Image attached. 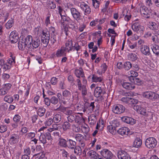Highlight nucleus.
I'll list each match as a JSON object with an SVG mask.
<instances>
[{
  "label": "nucleus",
  "instance_id": "f257e3e1",
  "mask_svg": "<svg viewBox=\"0 0 159 159\" xmlns=\"http://www.w3.org/2000/svg\"><path fill=\"white\" fill-rule=\"evenodd\" d=\"M41 42L44 45V47L48 45L50 40L49 33L47 29L43 30L40 34Z\"/></svg>",
  "mask_w": 159,
  "mask_h": 159
},
{
  "label": "nucleus",
  "instance_id": "f03ea898",
  "mask_svg": "<svg viewBox=\"0 0 159 159\" xmlns=\"http://www.w3.org/2000/svg\"><path fill=\"white\" fill-rule=\"evenodd\" d=\"M142 96L144 98L150 100H155L159 98V95L151 91L143 92Z\"/></svg>",
  "mask_w": 159,
  "mask_h": 159
},
{
  "label": "nucleus",
  "instance_id": "7ed1b4c3",
  "mask_svg": "<svg viewBox=\"0 0 159 159\" xmlns=\"http://www.w3.org/2000/svg\"><path fill=\"white\" fill-rule=\"evenodd\" d=\"M157 141L153 137H149L147 138L145 141L146 146L149 148H153L156 146Z\"/></svg>",
  "mask_w": 159,
  "mask_h": 159
},
{
  "label": "nucleus",
  "instance_id": "20e7f679",
  "mask_svg": "<svg viewBox=\"0 0 159 159\" xmlns=\"http://www.w3.org/2000/svg\"><path fill=\"white\" fill-rule=\"evenodd\" d=\"M140 102L143 103H142L141 105L140 104H136L134 106L133 109L140 114L146 116L147 115L146 109L143 107V105L144 104V102Z\"/></svg>",
  "mask_w": 159,
  "mask_h": 159
},
{
  "label": "nucleus",
  "instance_id": "39448f33",
  "mask_svg": "<svg viewBox=\"0 0 159 159\" xmlns=\"http://www.w3.org/2000/svg\"><path fill=\"white\" fill-rule=\"evenodd\" d=\"M84 12L85 15L89 14L91 12V9L89 6L84 2H79L78 5Z\"/></svg>",
  "mask_w": 159,
  "mask_h": 159
},
{
  "label": "nucleus",
  "instance_id": "423d86ee",
  "mask_svg": "<svg viewBox=\"0 0 159 159\" xmlns=\"http://www.w3.org/2000/svg\"><path fill=\"white\" fill-rule=\"evenodd\" d=\"M120 100L124 103L132 104H140L143 103L139 101L138 100L133 99L131 98L128 97H123Z\"/></svg>",
  "mask_w": 159,
  "mask_h": 159
},
{
  "label": "nucleus",
  "instance_id": "0eeeda50",
  "mask_svg": "<svg viewBox=\"0 0 159 159\" xmlns=\"http://www.w3.org/2000/svg\"><path fill=\"white\" fill-rule=\"evenodd\" d=\"M125 110V107L120 104L115 105L112 108V111L115 113L120 114L124 112Z\"/></svg>",
  "mask_w": 159,
  "mask_h": 159
},
{
  "label": "nucleus",
  "instance_id": "6e6552de",
  "mask_svg": "<svg viewBox=\"0 0 159 159\" xmlns=\"http://www.w3.org/2000/svg\"><path fill=\"white\" fill-rule=\"evenodd\" d=\"M48 140H50L52 139V137L50 133L46 132L44 134H42L41 133L40 136L39 137V140L43 144L46 143V139Z\"/></svg>",
  "mask_w": 159,
  "mask_h": 159
},
{
  "label": "nucleus",
  "instance_id": "1a4fd4ad",
  "mask_svg": "<svg viewBox=\"0 0 159 159\" xmlns=\"http://www.w3.org/2000/svg\"><path fill=\"white\" fill-rule=\"evenodd\" d=\"M71 14L74 19L77 20L80 19L81 15L79 11L75 7L70 8Z\"/></svg>",
  "mask_w": 159,
  "mask_h": 159
},
{
  "label": "nucleus",
  "instance_id": "9d476101",
  "mask_svg": "<svg viewBox=\"0 0 159 159\" xmlns=\"http://www.w3.org/2000/svg\"><path fill=\"white\" fill-rule=\"evenodd\" d=\"M11 86L12 85L10 83H7L3 84V87L0 89V95H4L7 94Z\"/></svg>",
  "mask_w": 159,
  "mask_h": 159
},
{
  "label": "nucleus",
  "instance_id": "9b49d317",
  "mask_svg": "<svg viewBox=\"0 0 159 159\" xmlns=\"http://www.w3.org/2000/svg\"><path fill=\"white\" fill-rule=\"evenodd\" d=\"M25 43L27 48H29L30 51L32 50V44L33 42V38L31 35H28L26 38L22 37L21 38Z\"/></svg>",
  "mask_w": 159,
  "mask_h": 159
},
{
  "label": "nucleus",
  "instance_id": "f8f14e48",
  "mask_svg": "<svg viewBox=\"0 0 159 159\" xmlns=\"http://www.w3.org/2000/svg\"><path fill=\"white\" fill-rule=\"evenodd\" d=\"M117 157L119 159H130L129 155L125 151L120 150L117 152Z\"/></svg>",
  "mask_w": 159,
  "mask_h": 159
},
{
  "label": "nucleus",
  "instance_id": "ddd939ff",
  "mask_svg": "<svg viewBox=\"0 0 159 159\" xmlns=\"http://www.w3.org/2000/svg\"><path fill=\"white\" fill-rule=\"evenodd\" d=\"M101 154L104 158L107 159H111L113 156V154L109 150L104 149L101 151Z\"/></svg>",
  "mask_w": 159,
  "mask_h": 159
},
{
  "label": "nucleus",
  "instance_id": "4468645a",
  "mask_svg": "<svg viewBox=\"0 0 159 159\" xmlns=\"http://www.w3.org/2000/svg\"><path fill=\"white\" fill-rule=\"evenodd\" d=\"M10 40L12 43H16L19 39L18 33L16 31H12L9 36Z\"/></svg>",
  "mask_w": 159,
  "mask_h": 159
},
{
  "label": "nucleus",
  "instance_id": "2eb2a0df",
  "mask_svg": "<svg viewBox=\"0 0 159 159\" xmlns=\"http://www.w3.org/2000/svg\"><path fill=\"white\" fill-rule=\"evenodd\" d=\"M140 11L141 15L144 17L148 18L149 17L150 12L145 7H141Z\"/></svg>",
  "mask_w": 159,
  "mask_h": 159
},
{
  "label": "nucleus",
  "instance_id": "dca6fc26",
  "mask_svg": "<svg viewBox=\"0 0 159 159\" xmlns=\"http://www.w3.org/2000/svg\"><path fill=\"white\" fill-rule=\"evenodd\" d=\"M132 28L134 31L138 33H142L144 29L143 26L136 23H134L132 25Z\"/></svg>",
  "mask_w": 159,
  "mask_h": 159
},
{
  "label": "nucleus",
  "instance_id": "f3484780",
  "mask_svg": "<svg viewBox=\"0 0 159 159\" xmlns=\"http://www.w3.org/2000/svg\"><path fill=\"white\" fill-rule=\"evenodd\" d=\"M122 120L124 122L130 125H133L136 123V120L132 117L128 116H123L121 118Z\"/></svg>",
  "mask_w": 159,
  "mask_h": 159
},
{
  "label": "nucleus",
  "instance_id": "a211bd4d",
  "mask_svg": "<svg viewBox=\"0 0 159 159\" xmlns=\"http://www.w3.org/2000/svg\"><path fill=\"white\" fill-rule=\"evenodd\" d=\"M25 43L24 42L23 39H20L18 43V47L19 49L23 51L25 49L28 51H30V50L27 48Z\"/></svg>",
  "mask_w": 159,
  "mask_h": 159
},
{
  "label": "nucleus",
  "instance_id": "6ab92c4d",
  "mask_svg": "<svg viewBox=\"0 0 159 159\" xmlns=\"http://www.w3.org/2000/svg\"><path fill=\"white\" fill-rule=\"evenodd\" d=\"M19 136L17 134H12L9 139V142L11 144H16L19 141Z\"/></svg>",
  "mask_w": 159,
  "mask_h": 159
},
{
  "label": "nucleus",
  "instance_id": "aec40b11",
  "mask_svg": "<svg viewBox=\"0 0 159 159\" xmlns=\"http://www.w3.org/2000/svg\"><path fill=\"white\" fill-rule=\"evenodd\" d=\"M66 52L63 47H61L57 50L55 55L57 57L64 56L66 55Z\"/></svg>",
  "mask_w": 159,
  "mask_h": 159
},
{
  "label": "nucleus",
  "instance_id": "412c9836",
  "mask_svg": "<svg viewBox=\"0 0 159 159\" xmlns=\"http://www.w3.org/2000/svg\"><path fill=\"white\" fill-rule=\"evenodd\" d=\"M130 131L129 129L127 127H124L120 128L118 130V133L121 135H127Z\"/></svg>",
  "mask_w": 159,
  "mask_h": 159
},
{
  "label": "nucleus",
  "instance_id": "4be33fe9",
  "mask_svg": "<svg viewBox=\"0 0 159 159\" xmlns=\"http://www.w3.org/2000/svg\"><path fill=\"white\" fill-rule=\"evenodd\" d=\"M62 47H63L64 49L66 51L68 52L71 51L73 48V44L71 40L68 39L66 43L65 46Z\"/></svg>",
  "mask_w": 159,
  "mask_h": 159
},
{
  "label": "nucleus",
  "instance_id": "5701e85b",
  "mask_svg": "<svg viewBox=\"0 0 159 159\" xmlns=\"http://www.w3.org/2000/svg\"><path fill=\"white\" fill-rule=\"evenodd\" d=\"M104 93L101 87H97L94 91V96L96 98H98L101 96L102 95L104 94Z\"/></svg>",
  "mask_w": 159,
  "mask_h": 159
},
{
  "label": "nucleus",
  "instance_id": "b1692460",
  "mask_svg": "<svg viewBox=\"0 0 159 159\" xmlns=\"http://www.w3.org/2000/svg\"><path fill=\"white\" fill-rule=\"evenodd\" d=\"M138 75V73L133 70H130L128 72V77L129 80L131 82L134 81L135 77Z\"/></svg>",
  "mask_w": 159,
  "mask_h": 159
},
{
  "label": "nucleus",
  "instance_id": "393cba45",
  "mask_svg": "<svg viewBox=\"0 0 159 159\" xmlns=\"http://www.w3.org/2000/svg\"><path fill=\"white\" fill-rule=\"evenodd\" d=\"M141 53L146 56L149 55L150 52L149 48L147 45H144L142 46L140 48Z\"/></svg>",
  "mask_w": 159,
  "mask_h": 159
},
{
  "label": "nucleus",
  "instance_id": "a878e982",
  "mask_svg": "<svg viewBox=\"0 0 159 159\" xmlns=\"http://www.w3.org/2000/svg\"><path fill=\"white\" fill-rule=\"evenodd\" d=\"M92 81L94 83H100L103 80V78L102 77L98 76L95 74H93L91 77Z\"/></svg>",
  "mask_w": 159,
  "mask_h": 159
},
{
  "label": "nucleus",
  "instance_id": "bb28decb",
  "mask_svg": "<svg viewBox=\"0 0 159 159\" xmlns=\"http://www.w3.org/2000/svg\"><path fill=\"white\" fill-rule=\"evenodd\" d=\"M142 140L140 138H137L133 143V146L136 148H140L142 144Z\"/></svg>",
  "mask_w": 159,
  "mask_h": 159
},
{
  "label": "nucleus",
  "instance_id": "cd10ccee",
  "mask_svg": "<svg viewBox=\"0 0 159 159\" xmlns=\"http://www.w3.org/2000/svg\"><path fill=\"white\" fill-rule=\"evenodd\" d=\"M122 86L124 88L129 90H132L135 88L134 85L133 84L129 82L123 83Z\"/></svg>",
  "mask_w": 159,
  "mask_h": 159
},
{
  "label": "nucleus",
  "instance_id": "c85d7f7f",
  "mask_svg": "<svg viewBox=\"0 0 159 159\" xmlns=\"http://www.w3.org/2000/svg\"><path fill=\"white\" fill-rule=\"evenodd\" d=\"M100 67V70H98L97 71V73L99 75H101L105 73L107 69V66L106 63H103L102 64Z\"/></svg>",
  "mask_w": 159,
  "mask_h": 159
},
{
  "label": "nucleus",
  "instance_id": "c756f323",
  "mask_svg": "<svg viewBox=\"0 0 159 159\" xmlns=\"http://www.w3.org/2000/svg\"><path fill=\"white\" fill-rule=\"evenodd\" d=\"M75 74L78 78H80L81 77H83L84 76L83 70L81 68H80L79 69H76Z\"/></svg>",
  "mask_w": 159,
  "mask_h": 159
},
{
  "label": "nucleus",
  "instance_id": "7c9ffc66",
  "mask_svg": "<svg viewBox=\"0 0 159 159\" xmlns=\"http://www.w3.org/2000/svg\"><path fill=\"white\" fill-rule=\"evenodd\" d=\"M94 103V102H91L90 105L88 107V110H85L84 108L83 109V111L84 112L85 111L88 114L92 112L95 107Z\"/></svg>",
  "mask_w": 159,
  "mask_h": 159
},
{
  "label": "nucleus",
  "instance_id": "2f4dec72",
  "mask_svg": "<svg viewBox=\"0 0 159 159\" xmlns=\"http://www.w3.org/2000/svg\"><path fill=\"white\" fill-rule=\"evenodd\" d=\"M153 52L156 56H159V46L156 44L153 45L151 47Z\"/></svg>",
  "mask_w": 159,
  "mask_h": 159
},
{
  "label": "nucleus",
  "instance_id": "473e14b6",
  "mask_svg": "<svg viewBox=\"0 0 159 159\" xmlns=\"http://www.w3.org/2000/svg\"><path fill=\"white\" fill-rule=\"evenodd\" d=\"M78 89L81 91V93L83 97H84L87 95V89L86 85H83L82 86L78 88Z\"/></svg>",
  "mask_w": 159,
  "mask_h": 159
},
{
  "label": "nucleus",
  "instance_id": "72a5a7b5",
  "mask_svg": "<svg viewBox=\"0 0 159 159\" xmlns=\"http://www.w3.org/2000/svg\"><path fill=\"white\" fill-rule=\"evenodd\" d=\"M89 123V124L93 126L96 123V119L95 116L93 115L90 116L88 118Z\"/></svg>",
  "mask_w": 159,
  "mask_h": 159
},
{
  "label": "nucleus",
  "instance_id": "f704fd0d",
  "mask_svg": "<svg viewBox=\"0 0 159 159\" xmlns=\"http://www.w3.org/2000/svg\"><path fill=\"white\" fill-rule=\"evenodd\" d=\"M88 155L93 159H96L98 157V154L93 150H91L88 153Z\"/></svg>",
  "mask_w": 159,
  "mask_h": 159
},
{
  "label": "nucleus",
  "instance_id": "c9c22d12",
  "mask_svg": "<svg viewBox=\"0 0 159 159\" xmlns=\"http://www.w3.org/2000/svg\"><path fill=\"white\" fill-rule=\"evenodd\" d=\"M67 146L71 149H74L76 145V143L71 139H69L68 142Z\"/></svg>",
  "mask_w": 159,
  "mask_h": 159
},
{
  "label": "nucleus",
  "instance_id": "e433bc0d",
  "mask_svg": "<svg viewBox=\"0 0 159 159\" xmlns=\"http://www.w3.org/2000/svg\"><path fill=\"white\" fill-rule=\"evenodd\" d=\"M71 93L68 90H65L63 91L62 96L63 98L69 99L70 98Z\"/></svg>",
  "mask_w": 159,
  "mask_h": 159
},
{
  "label": "nucleus",
  "instance_id": "4c0bfd02",
  "mask_svg": "<svg viewBox=\"0 0 159 159\" xmlns=\"http://www.w3.org/2000/svg\"><path fill=\"white\" fill-rule=\"evenodd\" d=\"M61 116L60 114H56L54 115L52 120L55 123H58L61 121Z\"/></svg>",
  "mask_w": 159,
  "mask_h": 159
},
{
  "label": "nucleus",
  "instance_id": "58836bf2",
  "mask_svg": "<svg viewBox=\"0 0 159 159\" xmlns=\"http://www.w3.org/2000/svg\"><path fill=\"white\" fill-rule=\"evenodd\" d=\"M71 125L68 122L66 121L62 125V128L64 131H66L70 129Z\"/></svg>",
  "mask_w": 159,
  "mask_h": 159
},
{
  "label": "nucleus",
  "instance_id": "ea45409f",
  "mask_svg": "<svg viewBox=\"0 0 159 159\" xmlns=\"http://www.w3.org/2000/svg\"><path fill=\"white\" fill-rule=\"evenodd\" d=\"M45 111V109L43 107H40L38 109L37 114L40 116H43L44 115Z\"/></svg>",
  "mask_w": 159,
  "mask_h": 159
},
{
  "label": "nucleus",
  "instance_id": "a19ab883",
  "mask_svg": "<svg viewBox=\"0 0 159 159\" xmlns=\"http://www.w3.org/2000/svg\"><path fill=\"white\" fill-rule=\"evenodd\" d=\"M40 44V40L39 39H36L34 40V42L32 44V50L33 48H36L39 46Z\"/></svg>",
  "mask_w": 159,
  "mask_h": 159
},
{
  "label": "nucleus",
  "instance_id": "79ce46f5",
  "mask_svg": "<svg viewBox=\"0 0 159 159\" xmlns=\"http://www.w3.org/2000/svg\"><path fill=\"white\" fill-rule=\"evenodd\" d=\"M11 58H9L7 60V62L12 67V66L15 63V57L11 55Z\"/></svg>",
  "mask_w": 159,
  "mask_h": 159
},
{
  "label": "nucleus",
  "instance_id": "37998d69",
  "mask_svg": "<svg viewBox=\"0 0 159 159\" xmlns=\"http://www.w3.org/2000/svg\"><path fill=\"white\" fill-rule=\"evenodd\" d=\"M4 100L9 103H11L13 102V99L12 96L9 95H7L5 96Z\"/></svg>",
  "mask_w": 159,
  "mask_h": 159
},
{
  "label": "nucleus",
  "instance_id": "c03bdc74",
  "mask_svg": "<svg viewBox=\"0 0 159 159\" xmlns=\"http://www.w3.org/2000/svg\"><path fill=\"white\" fill-rule=\"evenodd\" d=\"M14 21L12 19L9 20L5 24V26L7 29H10L13 25Z\"/></svg>",
  "mask_w": 159,
  "mask_h": 159
},
{
  "label": "nucleus",
  "instance_id": "a18cd8bd",
  "mask_svg": "<svg viewBox=\"0 0 159 159\" xmlns=\"http://www.w3.org/2000/svg\"><path fill=\"white\" fill-rule=\"evenodd\" d=\"M69 28L75 30L76 28V24L74 21L70 20L68 24Z\"/></svg>",
  "mask_w": 159,
  "mask_h": 159
},
{
  "label": "nucleus",
  "instance_id": "49530a36",
  "mask_svg": "<svg viewBox=\"0 0 159 159\" xmlns=\"http://www.w3.org/2000/svg\"><path fill=\"white\" fill-rule=\"evenodd\" d=\"M107 130L112 134H113L116 133V129L111 124L107 126Z\"/></svg>",
  "mask_w": 159,
  "mask_h": 159
},
{
  "label": "nucleus",
  "instance_id": "de8ad7c7",
  "mask_svg": "<svg viewBox=\"0 0 159 159\" xmlns=\"http://www.w3.org/2000/svg\"><path fill=\"white\" fill-rule=\"evenodd\" d=\"M148 27L151 29L153 30L157 29L158 26L156 23L153 22H150L148 24Z\"/></svg>",
  "mask_w": 159,
  "mask_h": 159
},
{
  "label": "nucleus",
  "instance_id": "09e8293b",
  "mask_svg": "<svg viewBox=\"0 0 159 159\" xmlns=\"http://www.w3.org/2000/svg\"><path fill=\"white\" fill-rule=\"evenodd\" d=\"M59 144L60 146L63 147H66L67 146L66 141L63 139H59Z\"/></svg>",
  "mask_w": 159,
  "mask_h": 159
},
{
  "label": "nucleus",
  "instance_id": "8fccbe9b",
  "mask_svg": "<svg viewBox=\"0 0 159 159\" xmlns=\"http://www.w3.org/2000/svg\"><path fill=\"white\" fill-rule=\"evenodd\" d=\"M110 124L114 127L116 129L117 127H118L120 125V123L119 121L117 120H112Z\"/></svg>",
  "mask_w": 159,
  "mask_h": 159
},
{
  "label": "nucleus",
  "instance_id": "3c124183",
  "mask_svg": "<svg viewBox=\"0 0 159 159\" xmlns=\"http://www.w3.org/2000/svg\"><path fill=\"white\" fill-rule=\"evenodd\" d=\"M132 67V64L129 61L125 62L124 64V68L125 70H129Z\"/></svg>",
  "mask_w": 159,
  "mask_h": 159
},
{
  "label": "nucleus",
  "instance_id": "603ef678",
  "mask_svg": "<svg viewBox=\"0 0 159 159\" xmlns=\"http://www.w3.org/2000/svg\"><path fill=\"white\" fill-rule=\"evenodd\" d=\"M75 138L77 141H79V142L82 141L84 139V136L80 134H78L75 135Z\"/></svg>",
  "mask_w": 159,
  "mask_h": 159
},
{
  "label": "nucleus",
  "instance_id": "864d4df0",
  "mask_svg": "<svg viewBox=\"0 0 159 159\" xmlns=\"http://www.w3.org/2000/svg\"><path fill=\"white\" fill-rule=\"evenodd\" d=\"M128 46L131 49L137 50V43L136 42H134L132 43L131 42L128 43Z\"/></svg>",
  "mask_w": 159,
  "mask_h": 159
},
{
  "label": "nucleus",
  "instance_id": "5fc2aeb1",
  "mask_svg": "<svg viewBox=\"0 0 159 159\" xmlns=\"http://www.w3.org/2000/svg\"><path fill=\"white\" fill-rule=\"evenodd\" d=\"M21 116L19 114H16L14 116L13 120L16 123H18L21 119Z\"/></svg>",
  "mask_w": 159,
  "mask_h": 159
},
{
  "label": "nucleus",
  "instance_id": "6e6d98bb",
  "mask_svg": "<svg viewBox=\"0 0 159 159\" xmlns=\"http://www.w3.org/2000/svg\"><path fill=\"white\" fill-rule=\"evenodd\" d=\"M104 123V121L102 119H100L98 123H97L96 127V129H98L100 127H103Z\"/></svg>",
  "mask_w": 159,
  "mask_h": 159
},
{
  "label": "nucleus",
  "instance_id": "4d7b16f0",
  "mask_svg": "<svg viewBox=\"0 0 159 159\" xmlns=\"http://www.w3.org/2000/svg\"><path fill=\"white\" fill-rule=\"evenodd\" d=\"M35 134L34 132H30L27 133L26 134V136L27 139H31L34 137Z\"/></svg>",
  "mask_w": 159,
  "mask_h": 159
},
{
  "label": "nucleus",
  "instance_id": "13d9d810",
  "mask_svg": "<svg viewBox=\"0 0 159 159\" xmlns=\"http://www.w3.org/2000/svg\"><path fill=\"white\" fill-rule=\"evenodd\" d=\"M51 103L54 105H56L58 102V99L55 96H52L50 99Z\"/></svg>",
  "mask_w": 159,
  "mask_h": 159
},
{
  "label": "nucleus",
  "instance_id": "bf43d9fd",
  "mask_svg": "<svg viewBox=\"0 0 159 159\" xmlns=\"http://www.w3.org/2000/svg\"><path fill=\"white\" fill-rule=\"evenodd\" d=\"M38 155L36 159H44L45 158V155L43 153H38L34 154V156Z\"/></svg>",
  "mask_w": 159,
  "mask_h": 159
},
{
  "label": "nucleus",
  "instance_id": "052dcab7",
  "mask_svg": "<svg viewBox=\"0 0 159 159\" xmlns=\"http://www.w3.org/2000/svg\"><path fill=\"white\" fill-rule=\"evenodd\" d=\"M75 116L74 114L68 116L67 118L68 122L72 123L75 120Z\"/></svg>",
  "mask_w": 159,
  "mask_h": 159
},
{
  "label": "nucleus",
  "instance_id": "680f3d73",
  "mask_svg": "<svg viewBox=\"0 0 159 159\" xmlns=\"http://www.w3.org/2000/svg\"><path fill=\"white\" fill-rule=\"evenodd\" d=\"M10 76L9 74L3 73L2 75V79L4 81H7L10 78Z\"/></svg>",
  "mask_w": 159,
  "mask_h": 159
},
{
  "label": "nucleus",
  "instance_id": "e2e57ef3",
  "mask_svg": "<svg viewBox=\"0 0 159 159\" xmlns=\"http://www.w3.org/2000/svg\"><path fill=\"white\" fill-rule=\"evenodd\" d=\"M78 62L81 67H83L84 64H86V65L87 66V64L86 62V61L81 58L79 60Z\"/></svg>",
  "mask_w": 159,
  "mask_h": 159
},
{
  "label": "nucleus",
  "instance_id": "0e129e2a",
  "mask_svg": "<svg viewBox=\"0 0 159 159\" xmlns=\"http://www.w3.org/2000/svg\"><path fill=\"white\" fill-rule=\"evenodd\" d=\"M129 59L132 61H134L137 59V56L135 54L131 53L128 56Z\"/></svg>",
  "mask_w": 159,
  "mask_h": 159
},
{
  "label": "nucleus",
  "instance_id": "69168bd1",
  "mask_svg": "<svg viewBox=\"0 0 159 159\" xmlns=\"http://www.w3.org/2000/svg\"><path fill=\"white\" fill-rule=\"evenodd\" d=\"M11 65H9L7 62H5L4 65L2 68V69L4 71L8 70L11 69Z\"/></svg>",
  "mask_w": 159,
  "mask_h": 159
},
{
  "label": "nucleus",
  "instance_id": "338daca9",
  "mask_svg": "<svg viewBox=\"0 0 159 159\" xmlns=\"http://www.w3.org/2000/svg\"><path fill=\"white\" fill-rule=\"evenodd\" d=\"M66 109L65 107L60 106L57 108L54 109V110L55 111H60L65 113Z\"/></svg>",
  "mask_w": 159,
  "mask_h": 159
},
{
  "label": "nucleus",
  "instance_id": "774afa93",
  "mask_svg": "<svg viewBox=\"0 0 159 159\" xmlns=\"http://www.w3.org/2000/svg\"><path fill=\"white\" fill-rule=\"evenodd\" d=\"M74 149V153L76 154H79L81 152L82 149L79 146L75 147Z\"/></svg>",
  "mask_w": 159,
  "mask_h": 159
}]
</instances>
